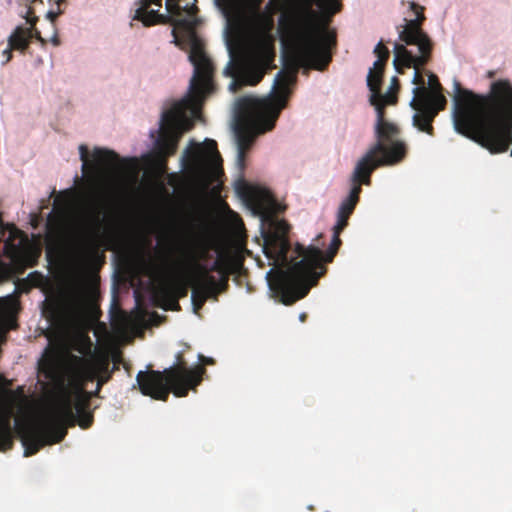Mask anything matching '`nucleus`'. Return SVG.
Wrapping results in <instances>:
<instances>
[{
  "label": "nucleus",
  "mask_w": 512,
  "mask_h": 512,
  "mask_svg": "<svg viewBox=\"0 0 512 512\" xmlns=\"http://www.w3.org/2000/svg\"><path fill=\"white\" fill-rule=\"evenodd\" d=\"M111 375L112 374H99L98 378H96L97 385L95 391L93 392V397L98 396L102 386L111 379Z\"/></svg>",
  "instance_id": "29"
},
{
  "label": "nucleus",
  "mask_w": 512,
  "mask_h": 512,
  "mask_svg": "<svg viewBox=\"0 0 512 512\" xmlns=\"http://www.w3.org/2000/svg\"><path fill=\"white\" fill-rule=\"evenodd\" d=\"M414 97L410 102V106L417 112L428 118V121L433 122L434 118L440 111L431 102V93L427 87H415L413 89Z\"/></svg>",
  "instance_id": "22"
},
{
  "label": "nucleus",
  "mask_w": 512,
  "mask_h": 512,
  "mask_svg": "<svg viewBox=\"0 0 512 512\" xmlns=\"http://www.w3.org/2000/svg\"><path fill=\"white\" fill-rule=\"evenodd\" d=\"M305 319H306V314H304V313L301 314L300 315V320L303 322V321H305Z\"/></svg>",
  "instance_id": "39"
},
{
  "label": "nucleus",
  "mask_w": 512,
  "mask_h": 512,
  "mask_svg": "<svg viewBox=\"0 0 512 512\" xmlns=\"http://www.w3.org/2000/svg\"><path fill=\"white\" fill-rule=\"evenodd\" d=\"M380 166L359 159L351 175L352 188L349 195L341 202L337 212V222L333 227V236L328 249L324 252L322 234H319L314 243L305 247L296 245V253L301 256L300 261L294 263L286 270H279L271 282V291L284 305H292L304 298L310 289L327 272L326 263H331L342 244L340 234L347 227L348 220L355 210L362 191L361 186L371 184L372 173Z\"/></svg>",
  "instance_id": "2"
},
{
  "label": "nucleus",
  "mask_w": 512,
  "mask_h": 512,
  "mask_svg": "<svg viewBox=\"0 0 512 512\" xmlns=\"http://www.w3.org/2000/svg\"><path fill=\"white\" fill-rule=\"evenodd\" d=\"M431 102L440 111L445 109L447 100L445 96L442 94V90H439V92L431 93Z\"/></svg>",
  "instance_id": "26"
},
{
  "label": "nucleus",
  "mask_w": 512,
  "mask_h": 512,
  "mask_svg": "<svg viewBox=\"0 0 512 512\" xmlns=\"http://www.w3.org/2000/svg\"><path fill=\"white\" fill-rule=\"evenodd\" d=\"M62 13L63 10L61 9V7H57L56 11H49L47 13V17L50 19L51 22H54Z\"/></svg>",
  "instance_id": "34"
},
{
  "label": "nucleus",
  "mask_w": 512,
  "mask_h": 512,
  "mask_svg": "<svg viewBox=\"0 0 512 512\" xmlns=\"http://www.w3.org/2000/svg\"><path fill=\"white\" fill-rule=\"evenodd\" d=\"M393 48V65L395 70L400 74L404 73V68L424 67L431 59L432 50H429L426 56L424 52H419V55H414L404 44L398 42L394 43Z\"/></svg>",
  "instance_id": "19"
},
{
  "label": "nucleus",
  "mask_w": 512,
  "mask_h": 512,
  "mask_svg": "<svg viewBox=\"0 0 512 512\" xmlns=\"http://www.w3.org/2000/svg\"><path fill=\"white\" fill-rule=\"evenodd\" d=\"M19 310V301L13 296L0 298V344L6 340V333L14 329L16 315Z\"/></svg>",
  "instance_id": "20"
},
{
  "label": "nucleus",
  "mask_w": 512,
  "mask_h": 512,
  "mask_svg": "<svg viewBox=\"0 0 512 512\" xmlns=\"http://www.w3.org/2000/svg\"><path fill=\"white\" fill-rule=\"evenodd\" d=\"M255 137L256 134L248 127L238 126L236 128L237 160L241 167L244 166L246 153L253 145Z\"/></svg>",
  "instance_id": "23"
},
{
  "label": "nucleus",
  "mask_w": 512,
  "mask_h": 512,
  "mask_svg": "<svg viewBox=\"0 0 512 512\" xmlns=\"http://www.w3.org/2000/svg\"><path fill=\"white\" fill-rule=\"evenodd\" d=\"M146 264H147V266H149V268L155 267V264L151 260H149Z\"/></svg>",
  "instance_id": "38"
},
{
  "label": "nucleus",
  "mask_w": 512,
  "mask_h": 512,
  "mask_svg": "<svg viewBox=\"0 0 512 512\" xmlns=\"http://www.w3.org/2000/svg\"><path fill=\"white\" fill-rule=\"evenodd\" d=\"M45 377L52 382L58 393L53 408L27 427L21 437L24 446V456L36 454L46 445L60 443L66 436V430L58 427L59 421L71 419L73 404L69 387L75 395L93 397V392L85 390L87 382L98 378L97 370L92 359L83 358L58 349L48 350L40 364Z\"/></svg>",
  "instance_id": "3"
},
{
  "label": "nucleus",
  "mask_w": 512,
  "mask_h": 512,
  "mask_svg": "<svg viewBox=\"0 0 512 512\" xmlns=\"http://www.w3.org/2000/svg\"><path fill=\"white\" fill-rule=\"evenodd\" d=\"M397 93L398 92H390L388 91L385 95L382 94V97H381V101H383V103H385V106L386 105H394L397 103Z\"/></svg>",
  "instance_id": "31"
},
{
  "label": "nucleus",
  "mask_w": 512,
  "mask_h": 512,
  "mask_svg": "<svg viewBox=\"0 0 512 512\" xmlns=\"http://www.w3.org/2000/svg\"><path fill=\"white\" fill-rule=\"evenodd\" d=\"M176 250L184 257L189 269L185 275L161 284L154 291L156 305L164 310L179 311L181 309L179 300L188 295L189 287L193 288V281L197 278L194 259H200V257L196 255L195 250L183 241L178 243Z\"/></svg>",
  "instance_id": "12"
},
{
  "label": "nucleus",
  "mask_w": 512,
  "mask_h": 512,
  "mask_svg": "<svg viewBox=\"0 0 512 512\" xmlns=\"http://www.w3.org/2000/svg\"><path fill=\"white\" fill-rule=\"evenodd\" d=\"M206 269H207V271H208V273H209V274H211V272H218L221 276H222L223 274H228V273L226 272L225 265H224L223 261H222L220 258L216 259V260L212 263V265L210 266V268H209V269H208L207 267H206Z\"/></svg>",
  "instance_id": "28"
},
{
  "label": "nucleus",
  "mask_w": 512,
  "mask_h": 512,
  "mask_svg": "<svg viewBox=\"0 0 512 512\" xmlns=\"http://www.w3.org/2000/svg\"><path fill=\"white\" fill-rule=\"evenodd\" d=\"M91 395L87 396H80L75 395V405L73 408V415L74 417L71 419H63L59 421L58 427L64 428L67 431V428L65 427L66 422H73L75 418L78 419V424L81 428L87 429L89 428L93 423V414L91 411H89L90 406V399Z\"/></svg>",
  "instance_id": "21"
},
{
  "label": "nucleus",
  "mask_w": 512,
  "mask_h": 512,
  "mask_svg": "<svg viewBox=\"0 0 512 512\" xmlns=\"http://www.w3.org/2000/svg\"><path fill=\"white\" fill-rule=\"evenodd\" d=\"M413 125L421 132L427 133L430 136L434 135V127L432 122L428 121V118L424 117V115L419 112H416L413 116Z\"/></svg>",
  "instance_id": "24"
},
{
  "label": "nucleus",
  "mask_w": 512,
  "mask_h": 512,
  "mask_svg": "<svg viewBox=\"0 0 512 512\" xmlns=\"http://www.w3.org/2000/svg\"><path fill=\"white\" fill-rule=\"evenodd\" d=\"M33 37L37 38L38 40L43 41L40 32L37 30H33Z\"/></svg>",
  "instance_id": "37"
},
{
  "label": "nucleus",
  "mask_w": 512,
  "mask_h": 512,
  "mask_svg": "<svg viewBox=\"0 0 512 512\" xmlns=\"http://www.w3.org/2000/svg\"><path fill=\"white\" fill-rule=\"evenodd\" d=\"M428 83H429V88H427V89L429 90L430 93L439 92V90H442V86L439 82V79L435 74L429 73Z\"/></svg>",
  "instance_id": "27"
},
{
  "label": "nucleus",
  "mask_w": 512,
  "mask_h": 512,
  "mask_svg": "<svg viewBox=\"0 0 512 512\" xmlns=\"http://www.w3.org/2000/svg\"><path fill=\"white\" fill-rule=\"evenodd\" d=\"M11 381L0 375V451L13 447L12 419L19 413L25 402L24 388L12 390Z\"/></svg>",
  "instance_id": "13"
},
{
  "label": "nucleus",
  "mask_w": 512,
  "mask_h": 512,
  "mask_svg": "<svg viewBox=\"0 0 512 512\" xmlns=\"http://www.w3.org/2000/svg\"><path fill=\"white\" fill-rule=\"evenodd\" d=\"M420 68L421 67H417V68H414L415 69V73H414V77H413V83L418 85L417 87H422V86H425L424 85V79L420 73Z\"/></svg>",
  "instance_id": "33"
},
{
  "label": "nucleus",
  "mask_w": 512,
  "mask_h": 512,
  "mask_svg": "<svg viewBox=\"0 0 512 512\" xmlns=\"http://www.w3.org/2000/svg\"><path fill=\"white\" fill-rule=\"evenodd\" d=\"M399 88H400L399 79L396 76H394L391 79V86L389 88V91L390 92H395V91L398 92Z\"/></svg>",
  "instance_id": "35"
},
{
  "label": "nucleus",
  "mask_w": 512,
  "mask_h": 512,
  "mask_svg": "<svg viewBox=\"0 0 512 512\" xmlns=\"http://www.w3.org/2000/svg\"><path fill=\"white\" fill-rule=\"evenodd\" d=\"M79 153L83 174H91L95 179L118 170L119 165L127 161L120 158L115 151L103 148H95L92 154L93 159L90 161L88 148L83 144L79 146Z\"/></svg>",
  "instance_id": "14"
},
{
  "label": "nucleus",
  "mask_w": 512,
  "mask_h": 512,
  "mask_svg": "<svg viewBox=\"0 0 512 512\" xmlns=\"http://www.w3.org/2000/svg\"><path fill=\"white\" fill-rule=\"evenodd\" d=\"M179 3V15L168 13V17H171L168 23L174 26L171 32L172 43L181 48L184 44L189 46V60L194 67L192 77L194 80L202 79L207 83L208 79L214 80L215 67L205 52L202 39L196 33L199 23V19L195 17L198 12L196 0H179Z\"/></svg>",
  "instance_id": "10"
},
{
  "label": "nucleus",
  "mask_w": 512,
  "mask_h": 512,
  "mask_svg": "<svg viewBox=\"0 0 512 512\" xmlns=\"http://www.w3.org/2000/svg\"><path fill=\"white\" fill-rule=\"evenodd\" d=\"M120 224L115 203L101 193L94 194L83 211L81 230L73 243L76 260L85 267L93 265L100 257V236H114Z\"/></svg>",
  "instance_id": "6"
},
{
  "label": "nucleus",
  "mask_w": 512,
  "mask_h": 512,
  "mask_svg": "<svg viewBox=\"0 0 512 512\" xmlns=\"http://www.w3.org/2000/svg\"><path fill=\"white\" fill-rule=\"evenodd\" d=\"M194 269L197 272V278L193 281L191 302L194 311L197 312L209 298L217 300V284L216 278L208 273L206 266L201 264L199 259H194Z\"/></svg>",
  "instance_id": "15"
},
{
  "label": "nucleus",
  "mask_w": 512,
  "mask_h": 512,
  "mask_svg": "<svg viewBox=\"0 0 512 512\" xmlns=\"http://www.w3.org/2000/svg\"><path fill=\"white\" fill-rule=\"evenodd\" d=\"M216 284V291L218 296L220 293L224 292L228 288V274H223L220 280L216 279Z\"/></svg>",
  "instance_id": "32"
},
{
  "label": "nucleus",
  "mask_w": 512,
  "mask_h": 512,
  "mask_svg": "<svg viewBox=\"0 0 512 512\" xmlns=\"http://www.w3.org/2000/svg\"><path fill=\"white\" fill-rule=\"evenodd\" d=\"M410 9L415 13V16H416L415 20H419V23H421V25H422L425 20L423 7H421L420 5H418L415 2H410Z\"/></svg>",
  "instance_id": "30"
},
{
  "label": "nucleus",
  "mask_w": 512,
  "mask_h": 512,
  "mask_svg": "<svg viewBox=\"0 0 512 512\" xmlns=\"http://www.w3.org/2000/svg\"><path fill=\"white\" fill-rule=\"evenodd\" d=\"M151 5L161 7L162 0H139V7L135 11L134 19L141 21L146 27L155 24H168L171 17H168V14H160L157 10H149ZM180 6L179 0H166V10L169 14L179 15Z\"/></svg>",
  "instance_id": "16"
},
{
  "label": "nucleus",
  "mask_w": 512,
  "mask_h": 512,
  "mask_svg": "<svg viewBox=\"0 0 512 512\" xmlns=\"http://www.w3.org/2000/svg\"><path fill=\"white\" fill-rule=\"evenodd\" d=\"M93 361H94V367L96 368L97 370V374H112V371L109 370V361L108 359H93L91 358Z\"/></svg>",
  "instance_id": "25"
},
{
  "label": "nucleus",
  "mask_w": 512,
  "mask_h": 512,
  "mask_svg": "<svg viewBox=\"0 0 512 512\" xmlns=\"http://www.w3.org/2000/svg\"><path fill=\"white\" fill-rule=\"evenodd\" d=\"M181 162L193 185L201 191H207L223 174L222 159L213 139L201 144L190 141Z\"/></svg>",
  "instance_id": "11"
},
{
  "label": "nucleus",
  "mask_w": 512,
  "mask_h": 512,
  "mask_svg": "<svg viewBox=\"0 0 512 512\" xmlns=\"http://www.w3.org/2000/svg\"><path fill=\"white\" fill-rule=\"evenodd\" d=\"M488 77H489V78L494 77V72H493V71H489V72H488Z\"/></svg>",
  "instance_id": "40"
},
{
  "label": "nucleus",
  "mask_w": 512,
  "mask_h": 512,
  "mask_svg": "<svg viewBox=\"0 0 512 512\" xmlns=\"http://www.w3.org/2000/svg\"><path fill=\"white\" fill-rule=\"evenodd\" d=\"M374 54L377 60L369 70L367 86L371 91L370 104L375 107L377 112L374 127L376 142L360 159L383 167L401 162L406 156V145L399 139V127L385 119V103L381 101L380 90L390 52L382 40L374 48Z\"/></svg>",
  "instance_id": "5"
},
{
  "label": "nucleus",
  "mask_w": 512,
  "mask_h": 512,
  "mask_svg": "<svg viewBox=\"0 0 512 512\" xmlns=\"http://www.w3.org/2000/svg\"><path fill=\"white\" fill-rule=\"evenodd\" d=\"M204 82L202 79L191 78L188 94L176 102L170 109L164 111L160 120L161 134L156 142L157 152L162 162L173 156L178 147L182 134L181 122L187 120V112L197 115L201 112L206 98L215 90L213 79Z\"/></svg>",
  "instance_id": "7"
},
{
  "label": "nucleus",
  "mask_w": 512,
  "mask_h": 512,
  "mask_svg": "<svg viewBox=\"0 0 512 512\" xmlns=\"http://www.w3.org/2000/svg\"><path fill=\"white\" fill-rule=\"evenodd\" d=\"M176 360V364L164 371H139L136 380L141 393L156 400L167 401L170 393L176 397H185L190 390H195L206 369L203 366L188 368L181 352L176 355Z\"/></svg>",
  "instance_id": "8"
},
{
  "label": "nucleus",
  "mask_w": 512,
  "mask_h": 512,
  "mask_svg": "<svg viewBox=\"0 0 512 512\" xmlns=\"http://www.w3.org/2000/svg\"><path fill=\"white\" fill-rule=\"evenodd\" d=\"M405 25L397 27L399 33V40L406 45H416L419 52H424L426 55L429 50L433 49V43L426 32L423 31L419 20L404 19Z\"/></svg>",
  "instance_id": "17"
},
{
  "label": "nucleus",
  "mask_w": 512,
  "mask_h": 512,
  "mask_svg": "<svg viewBox=\"0 0 512 512\" xmlns=\"http://www.w3.org/2000/svg\"><path fill=\"white\" fill-rule=\"evenodd\" d=\"M199 360H200L204 365H213V364H214V359H213V358L205 357V356H203V355H199Z\"/></svg>",
  "instance_id": "36"
},
{
  "label": "nucleus",
  "mask_w": 512,
  "mask_h": 512,
  "mask_svg": "<svg viewBox=\"0 0 512 512\" xmlns=\"http://www.w3.org/2000/svg\"><path fill=\"white\" fill-rule=\"evenodd\" d=\"M218 8L228 23L241 24L258 36L252 52L241 62L231 60L224 70L226 76L232 77V91L242 86L257 85L267 70L276 66L275 47L269 33L274 27V7L272 1L262 8L264 0H215Z\"/></svg>",
  "instance_id": "4"
},
{
  "label": "nucleus",
  "mask_w": 512,
  "mask_h": 512,
  "mask_svg": "<svg viewBox=\"0 0 512 512\" xmlns=\"http://www.w3.org/2000/svg\"><path fill=\"white\" fill-rule=\"evenodd\" d=\"M25 18L31 27L25 28L23 26H18L9 36L8 48L4 51V54L7 55L6 61H9L12 58V50L24 52L30 45V40L33 38V27L38 18L33 15V9L31 7L27 9Z\"/></svg>",
  "instance_id": "18"
},
{
  "label": "nucleus",
  "mask_w": 512,
  "mask_h": 512,
  "mask_svg": "<svg viewBox=\"0 0 512 512\" xmlns=\"http://www.w3.org/2000/svg\"><path fill=\"white\" fill-rule=\"evenodd\" d=\"M324 0H294L278 19L281 42L290 48L283 56V68L277 73L273 93L268 98H242L240 112L250 121L265 123L262 132L273 128L285 107L290 86L300 68L325 69L331 61L328 46L332 38L321 24V15L314 6Z\"/></svg>",
  "instance_id": "1"
},
{
  "label": "nucleus",
  "mask_w": 512,
  "mask_h": 512,
  "mask_svg": "<svg viewBox=\"0 0 512 512\" xmlns=\"http://www.w3.org/2000/svg\"><path fill=\"white\" fill-rule=\"evenodd\" d=\"M253 199L259 209L270 218V229L264 237V251L268 258L273 259L280 267L268 275L269 286L279 270H286L294 263L300 261L301 256L296 253L289 256L291 250L290 241L288 239L289 225L285 220H279L276 215L285 210V206L278 202L275 196L268 190H259L253 193Z\"/></svg>",
  "instance_id": "9"
}]
</instances>
